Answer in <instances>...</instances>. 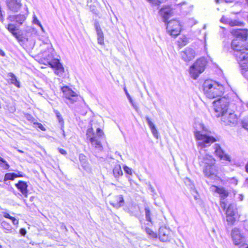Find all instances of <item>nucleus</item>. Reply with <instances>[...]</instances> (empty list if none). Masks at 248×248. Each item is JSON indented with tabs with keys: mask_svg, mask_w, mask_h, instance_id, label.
Returning <instances> with one entry per match:
<instances>
[{
	"mask_svg": "<svg viewBox=\"0 0 248 248\" xmlns=\"http://www.w3.org/2000/svg\"><path fill=\"white\" fill-rule=\"evenodd\" d=\"M235 38L231 43V48L234 51L237 61L241 67L243 77L248 79V45L247 40L248 30L246 29H233L231 31Z\"/></svg>",
	"mask_w": 248,
	"mask_h": 248,
	"instance_id": "1",
	"label": "nucleus"
},
{
	"mask_svg": "<svg viewBox=\"0 0 248 248\" xmlns=\"http://www.w3.org/2000/svg\"><path fill=\"white\" fill-rule=\"evenodd\" d=\"M229 103L225 98H219L214 101L213 107L215 116H221L222 123L224 125L230 126L235 125L237 123L236 115L232 113H227Z\"/></svg>",
	"mask_w": 248,
	"mask_h": 248,
	"instance_id": "2",
	"label": "nucleus"
},
{
	"mask_svg": "<svg viewBox=\"0 0 248 248\" xmlns=\"http://www.w3.org/2000/svg\"><path fill=\"white\" fill-rule=\"evenodd\" d=\"M203 87L205 95L209 98L221 97L224 91L222 84L211 80H206L203 83Z\"/></svg>",
	"mask_w": 248,
	"mask_h": 248,
	"instance_id": "3",
	"label": "nucleus"
},
{
	"mask_svg": "<svg viewBox=\"0 0 248 248\" xmlns=\"http://www.w3.org/2000/svg\"><path fill=\"white\" fill-rule=\"evenodd\" d=\"M200 127L202 130H196L195 136L198 141V145L201 148L210 146L211 144L218 140L210 135L211 132L208 131L202 124H201Z\"/></svg>",
	"mask_w": 248,
	"mask_h": 248,
	"instance_id": "4",
	"label": "nucleus"
},
{
	"mask_svg": "<svg viewBox=\"0 0 248 248\" xmlns=\"http://www.w3.org/2000/svg\"><path fill=\"white\" fill-rule=\"evenodd\" d=\"M207 64V61L205 58L202 57L198 59L190 67L189 72L191 77L194 79H196L200 74L204 71Z\"/></svg>",
	"mask_w": 248,
	"mask_h": 248,
	"instance_id": "5",
	"label": "nucleus"
},
{
	"mask_svg": "<svg viewBox=\"0 0 248 248\" xmlns=\"http://www.w3.org/2000/svg\"><path fill=\"white\" fill-rule=\"evenodd\" d=\"M167 32L172 36H178L181 31V25L178 20H171L165 23Z\"/></svg>",
	"mask_w": 248,
	"mask_h": 248,
	"instance_id": "6",
	"label": "nucleus"
},
{
	"mask_svg": "<svg viewBox=\"0 0 248 248\" xmlns=\"http://www.w3.org/2000/svg\"><path fill=\"white\" fill-rule=\"evenodd\" d=\"M87 140L91 143L93 146L98 151L103 150V146L100 141L98 139L96 135L94 134L93 128H88L86 132Z\"/></svg>",
	"mask_w": 248,
	"mask_h": 248,
	"instance_id": "7",
	"label": "nucleus"
},
{
	"mask_svg": "<svg viewBox=\"0 0 248 248\" xmlns=\"http://www.w3.org/2000/svg\"><path fill=\"white\" fill-rule=\"evenodd\" d=\"M61 90L62 92L63 96L65 98L64 101L66 104H73L78 101V94L68 86L62 87L61 88Z\"/></svg>",
	"mask_w": 248,
	"mask_h": 248,
	"instance_id": "8",
	"label": "nucleus"
},
{
	"mask_svg": "<svg viewBox=\"0 0 248 248\" xmlns=\"http://www.w3.org/2000/svg\"><path fill=\"white\" fill-rule=\"evenodd\" d=\"M159 15L162 17L163 21L165 23L168 20L173 16L172 9L169 6H166L161 8L159 11Z\"/></svg>",
	"mask_w": 248,
	"mask_h": 248,
	"instance_id": "9",
	"label": "nucleus"
},
{
	"mask_svg": "<svg viewBox=\"0 0 248 248\" xmlns=\"http://www.w3.org/2000/svg\"><path fill=\"white\" fill-rule=\"evenodd\" d=\"M182 59L185 62H188L192 60L195 56L194 50L190 47H186L180 53Z\"/></svg>",
	"mask_w": 248,
	"mask_h": 248,
	"instance_id": "10",
	"label": "nucleus"
},
{
	"mask_svg": "<svg viewBox=\"0 0 248 248\" xmlns=\"http://www.w3.org/2000/svg\"><path fill=\"white\" fill-rule=\"evenodd\" d=\"M232 236L233 239V243L235 245L240 246L245 244L244 238L240 234V231L238 229L234 228L232 231Z\"/></svg>",
	"mask_w": 248,
	"mask_h": 248,
	"instance_id": "11",
	"label": "nucleus"
},
{
	"mask_svg": "<svg viewBox=\"0 0 248 248\" xmlns=\"http://www.w3.org/2000/svg\"><path fill=\"white\" fill-rule=\"evenodd\" d=\"M215 153L221 159L227 161L229 162H231V157L227 154L225 153L224 151L221 148L220 145L215 144L214 145Z\"/></svg>",
	"mask_w": 248,
	"mask_h": 248,
	"instance_id": "12",
	"label": "nucleus"
},
{
	"mask_svg": "<svg viewBox=\"0 0 248 248\" xmlns=\"http://www.w3.org/2000/svg\"><path fill=\"white\" fill-rule=\"evenodd\" d=\"M49 64L51 67L55 69V73L57 75H62L64 72V68L59 60L54 59L50 62Z\"/></svg>",
	"mask_w": 248,
	"mask_h": 248,
	"instance_id": "13",
	"label": "nucleus"
},
{
	"mask_svg": "<svg viewBox=\"0 0 248 248\" xmlns=\"http://www.w3.org/2000/svg\"><path fill=\"white\" fill-rule=\"evenodd\" d=\"M8 8L14 12H17L21 6L20 0H7Z\"/></svg>",
	"mask_w": 248,
	"mask_h": 248,
	"instance_id": "14",
	"label": "nucleus"
},
{
	"mask_svg": "<svg viewBox=\"0 0 248 248\" xmlns=\"http://www.w3.org/2000/svg\"><path fill=\"white\" fill-rule=\"evenodd\" d=\"M109 203L114 208L118 209L124 205V198L122 195H116L109 202Z\"/></svg>",
	"mask_w": 248,
	"mask_h": 248,
	"instance_id": "15",
	"label": "nucleus"
},
{
	"mask_svg": "<svg viewBox=\"0 0 248 248\" xmlns=\"http://www.w3.org/2000/svg\"><path fill=\"white\" fill-rule=\"evenodd\" d=\"M170 231L165 228H160L159 230V238L161 241L167 242L170 239Z\"/></svg>",
	"mask_w": 248,
	"mask_h": 248,
	"instance_id": "16",
	"label": "nucleus"
},
{
	"mask_svg": "<svg viewBox=\"0 0 248 248\" xmlns=\"http://www.w3.org/2000/svg\"><path fill=\"white\" fill-rule=\"evenodd\" d=\"M94 27L97 35L98 43L100 45L104 44V34L98 21L96 20L94 22Z\"/></svg>",
	"mask_w": 248,
	"mask_h": 248,
	"instance_id": "17",
	"label": "nucleus"
},
{
	"mask_svg": "<svg viewBox=\"0 0 248 248\" xmlns=\"http://www.w3.org/2000/svg\"><path fill=\"white\" fill-rule=\"evenodd\" d=\"M16 187L22 193V194L27 197L28 196V185L26 182L23 181H19L16 184Z\"/></svg>",
	"mask_w": 248,
	"mask_h": 248,
	"instance_id": "18",
	"label": "nucleus"
},
{
	"mask_svg": "<svg viewBox=\"0 0 248 248\" xmlns=\"http://www.w3.org/2000/svg\"><path fill=\"white\" fill-rule=\"evenodd\" d=\"M5 28L18 41H21L20 35L16 32L17 29L15 25L8 24L5 25Z\"/></svg>",
	"mask_w": 248,
	"mask_h": 248,
	"instance_id": "19",
	"label": "nucleus"
},
{
	"mask_svg": "<svg viewBox=\"0 0 248 248\" xmlns=\"http://www.w3.org/2000/svg\"><path fill=\"white\" fill-rule=\"evenodd\" d=\"M203 172L207 177H211L215 175L216 172L215 165L204 166L203 169Z\"/></svg>",
	"mask_w": 248,
	"mask_h": 248,
	"instance_id": "20",
	"label": "nucleus"
},
{
	"mask_svg": "<svg viewBox=\"0 0 248 248\" xmlns=\"http://www.w3.org/2000/svg\"><path fill=\"white\" fill-rule=\"evenodd\" d=\"M79 160L80 162L81 165L85 170L89 171L91 170L89 163L87 160V157L84 155L83 154H79Z\"/></svg>",
	"mask_w": 248,
	"mask_h": 248,
	"instance_id": "21",
	"label": "nucleus"
},
{
	"mask_svg": "<svg viewBox=\"0 0 248 248\" xmlns=\"http://www.w3.org/2000/svg\"><path fill=\"white\" fill-rule=\"evenodd\" d=\"M146 121L152 131V133L154 136L156 138L158 139L159 136V134L158 131L154 124L151 121L150 119L148 116H146L145 117Z\"/></svg>",
	"mask_w": 248,
	"mask_h": 248,
	"instance_id": "22",
	"label": "nucleus"
},
{
	"mask_svg": "<svg viewBox=\"0 0 248 248\" xmlns=\"http://www.w3.org/2000/svg\"><path fill=\"white\" fill-rule=\"evenodd\" d=\"M221 22L229 24L231 26H241L243 23L235 19H232L228 18H225L223 16L221 19Z\"/></svg>",
	"mask_w": 248,
	"mask_h": 248,
	"instance_id": "23",
	"label": "nucleus"
},
{
	"mask_svg": "<svg viewBox=\"0 0 248 248\" xmlns=\"http://www.w3.org/2000/svg\"><path fill=\"white\" fill-rule=\"evenodd\" d=\"M202 163L205 165H213L215 164L216 160L212 155H205L202 158Z\"/></svg>",
	"mask_w": 248,
	"mask_h": 248,
	"instance_id": "24",
	"label": "nucleus"
},
{
	"mask_svg": "<svg viewBox=\"0 0 248 248\" xmlns=\"http://www.w3.org/2000/svg\"><path fill=\"white\" fill-rule=\"evenodd\" d=\"M216 192L220 195L221 200H224L228 196V191L223 187H217Z\"/></svg>",
	"mask_w": 248,
	"mask_h": 248,
	"instance_id": "25",
	"label": "nucleus"
},
{
	"mask_svg": "<svg viewBox=\"0 0 248 248\" xmlns=\"http://www.w3.org/2000/svg\"><path fill=\"white\" fill-rule=\"evenodd\" d=\"M236 212V206L234 204H230L226 211V216H234Z\"/></svg>",
	"mask_w": 248,
	"mask_h": 248,
	"instance_id": "26",
	"label": "nucleus"
},
{
	"mask_svg": "<svg viewBox=\"0 0 248 248\" xmlns=\"http://www.w3.org/2000/svg\"><path fill=\"white\" fill-rule=\"evenodd\" d=\"M113 174L115 178H119L123 175V171L120 165H116L113 169Z\"/></svg>",
	"mask_w": 248,
	"mask_h": 248,
	"instance_id": "27",
	"label": "nucleus"
},
{
	"mask_svg": "<svg viewBox=\"0 0 248 248\" xmlns=\"http://www.w3.org/2000/svg\"><path fill=\"white\" fill-rule=\"evenodd\" d=\"M8 76L11 77L10 81L11 83L12 84H14L15 86H16L17 88L20 87V82L17 79L16 77V76L11 72H10L8 74Z\"/></svg>",
	"mask_w": 248,
	"mask_h": 248,
	"instance_id": "28",
	"label": "nucleus"
},
{
	"mask_svg": "<svg viewBox=\"0 0 248 248\" xmlns=\"http://www.w3.org/2000/svg\"><path fill=\"white\" fill-rule=\"evenodd\" d=\"M54 112L56 115V117L59 121V123L61 124V129L62 130V132H63V135L64 137H65V133H64V131L63 130V124H64V121H63V120L62 119V117L61 115V114H60V113L59 112V111L58 110H54Z\"/></svg>",
	"mask_w": 248,
	"mask_h": 248,
	"instance_id": "29",
	"label": "nucleus"
},
{
	"mask_svg": "<svg viewBox=\"0 0 248 248\" xmlns=\"http://www.w3.org/2000/svg\"><path fill=\"white\" fill-rule=\"evenodd\" d=\"M145 218L146 220L149 222L152 225L154 224V221L152 220L151 215V211L150 210V209L148 207H145Z\"/></svg>",
	"mask_w": 248,
	"mask_h": 248,
	"instance_id": "30",
	"label": "nucleus"
},
{
	"mask_svg": "<svg viewBox=\"0 0 248 248\" xmlns=\"http://www.w3.org/2000/svg\"><path fill=\"white\" fill-rule=\"evenodd\" d=\"M18 177V174L14 172H9L6 173L4 177V180H13L15 178Z\"/></svg>",
	"mask_w": 248,
	"mask_h": 248,
	"instance_id": "31",
	"label": "nucleus"
},
{
	"mask_svg": "<svg viewBox=\"0 0 248 248\" xmlns=\"http://www.w3.org/2000/svg\"><path fill=\"white\" fill-rule=\"evenodd\" d=\"M26 16L24 14H19L16 15V22L21 25L26 19Z\"/></svg>",
	"mask_w": 248,
	"mask_h": 248,
	"instance_id": "32",
	"label": "nucleus"
},
{
	"mask_svg": "<svg viewBox=\"0 0 248 248\" xmlns=\"http://www.w3.org/2000/svg\"><path fill=\"white\" fill-rule=\"evenodd\" d=\"M0 167L3 169L8 170L10 166L7 161L0 156Z\"/></svg>",
	"mask_w": 248,
	"mask_h": 248,
	"instance_id": "33",
	"label": "nucleus"
},
{
	"mask_svg": "<svg viewBox=\"0 0 248 248\" xmlns=\"http://www.w3.org/2000/svg\"><path fill=\"white\" fill-rule=\"evenodd\" d=\"M1 226L4 229L9 231L12 228L11 224L6 221H2L1 222Z\"/></svg>",
	"mask_w": 248,
	"mask_h": 248,
	"instance_id": "34",
	"label": "nucleus"
},
{
	"mask_svg": "<svg viewBox=\"0 0 248 248\" xmlns=\"http://www.w3.org/2000/svg\"><path fill=\"white\" fill-rule=\"evenodd\" d=\"M145 231L148 234L152 237L155 238L157 237V234L155 232L153 231L149 227H146L145 229Z\"/></svg>",
	"mask_w": 248,
	"mask_h": 248,
	"instance_id": "35",
	"label": "nucleus"
},
{
	"mask_svg": "<svg viewBox=\"0 0 248 248\" xmlns=\"http://www.w3.org/2000/svg\"><path fill=\"white\" fill-rule=\"evenodd\" d=\"M124 170V172L129 175H132V169L130 168L128 166L125 165L123 167Z\"/></svg>",
	"mask_w": 248,
	"mask_h": 248,
	"instance_id": "36",
	"label": "nucleus"
},
{
	"mask_svg": "<svg viewBox=\"0 0 248 248\" xmlns=\"http://www.w3.org/2000/svg\"><path fill=\"white\" fill-rule=\"evenodd\" d=\"M227 221L229 223L233 224L235 221V218L234 216H226Z\"/></svg>",
	"mask_w": 248,
	"mask_h": 248,
	"instance_id": "37",
	"label": "nucleus"
},
{
	"mask_svg": "<svg viewBox=\"0 0 248 248\" xmlns=\"http://www.w3.org/2000/svg\"><path fill=\"white\" fill-rule=\"evenodd\" d=\"M33 23L35 24L39 25L41 28L42 30L43 31V28L41 24L40 23V21H39V20L37 19V17L35 15L33 16Z\"/></svg>",
	"mask_w": 248,
	"mask_h": 248,
	"instance_id": "38",
	"label": "nucleus"
},
{
	"mask_svg": "<svg viewBox=\"0 0 248 248\" xmlns=\"http://www.w3.org/2000/svg\"><path fill=\"white\" fill-rule=\"evenodd\" d=\"M150 3L153 5L158 6L161 3L159 0H147Z\"/></svg>",
	"mask_w": 248,
	"mask_h": 248,
	"instance_id": "39",
	"label": "nucleus"
},
{
	"mask_svg": "<svg viewBox=\"0 0 248 248\" xmlns=\"http://www.w3.org/2000/svg\"><path fill=\"white\" fill-rule=\"evenodd\" d=\"M103 134V132L102 130L100 128H98L96 129V134H95L97 137L98 138V139H99V137H101Z\"/></svg>",
	"mask_w": 248,
	"mask_h": 248,
	"instance_id": "40",
	"label": "nucleus"
},
{
	"mask_svg": "<svg viewBox=\"0 0 248 248\" xmlns=\"http://www.w3.org/2000/svg\"><path fill=\"white\" fill-rule=\"evenodd\" d=\"M242 125L243 127L248 130V120H245L242 121Z\"/></svg>",
	"mask_w": 248,
	"mask_h": 248,
	"instance_id": "41",
	"label": "nucleus"
},
{
	"mask_svg": "<svg viewBox=\"0 0 248 248\" xmlns=\"http://www.w3.org/2000/svg\"><path fill=\"white\" fill-rule=\"evenodd\" d=\"M7 19L11 22H13L14 21L16 22V15L9 16L8 17Z\"/></svg>",
	"mask_w": 248,
	"mask_h": 248,
	"instance_id": "42",
	"label": "nucleus"
},
{
	"mask_svg": "<svg viewBox=\"0 0 248 248\" xmlns=\"http://www.w3.org/2000/svg\"><path fill=\"white\" fill-rule=\"evenodd\" d=\"M3 216L4 217L11 219L13 217L11 216L8 213L6 212H2Z\"/></svg>",
	"mask_w": 248,
	"mask_h": 248,
	"instance_id": "43",
	"label": "nucleus"
},
{
	"mask_svg": "<svg viewBox=\"0 0 248 248\" xmlns=\"http://www.w3.org/2000/svg\"><path fill=\"white\" fill-rule=\"evenodd\" d=\"M220 205L221 207L224 210H225L226 206V203L224 201H221L220 203Z\"/></svg>",
	"mask_w": 248,
	"mask_h": 248,
	"instance_id": "44",
	"label": "nucleus"
},
{
	"mask_svg": "<svg viewBox=\"0 0 248 248\" xmlns=\"http://www.w3.org/2000/svg\"><path fill=\"white\" fill-rule=\"evenodd\" d=\"M124 91H125L126 96H127L128 99L129 100V102H132V99L131 96L130 95V94H129V93H128L126 89H125Z\"/></svg>",
	"mask_w": 248,
	"mask_h": 248,
	"instance_id": "45",
	"label": "nucleus"
},
{
	"mask_svg": "<svg viewBox=\"0 0 248 248\" xmlns=\"http://www.w3.org/2000/svg\"><path fill=\"white\" fill-rule=\"evenodd\" d=\"M19 233L22 235L24 236L26 234V230L24 228H21L19 230Z\"/></svg>",
	"mask_w": 248,
	"mask_h": 248,
	"instance_id": "46",
	"label": "nucleus"
},
{
	"mask_svg": "<svg viewBox=\"0 0 248 248\" xmlns=\"http://www.w3.org/2000/svg\"><path fill=\"white\" fill-rule=\"evenodd\" d=\"M130 103H131L134 108L137 111L138 109V107L136 104L133 101V100H132V102H130Z\"/></svg>",
	"mask_w": 248,
	"mask_h": 248,
	"instance_id": "47",
	"label": "nucleus"
},
{
	"mask_svg": "<svg viewBox=\"0 0 248 248\" xmlns=\"http://www.w3.org/2000/svg\"><path fill=\"white\" fill-rule=\"evenodd\" d=\"M14 225H17L18 224V220L14 217H13L11 219Z\"/></svg>",
	"mask_w": 248,
	"mask_h": 248,
	"instance_id": "48",
	"label": "nucleus"
},
{
	"mask_svg": "<svg viewBox=\"0 0 248 248\" xmlns=\"http://www.w3.org/2000/svg\"><path fill=\"white\" fill-rule=\"evenodd\" d=\"M59 152L62 154V155H65L67 154V152L65 150H64V149H62V148H60L59 149Z\"/></svg>",
	"mask_w": 248,
	"mask_h": 248,
	"instance_id": "49",
	"label": "nucleus"
},
{
	"mask_svg": "<svg viewBox=\"0 0 248 248\" xmlns=\"http://www.w3.org/2000/svg\"><path fill=\"white\" fill-rule=\"evenodd\" d=\"M38 128H39L41 130H43V131L45 130V128H44V127L41 124H38Z\"/></svg>",
	"mask_w": 248,
	"mask_h": 248,
	"instance_id": "50",
	"label": "nucleus"
},
{
	"mask_svg": "<svg viewBox=\"0 0 248 248\" xmlns=\"http://www.w3.org/2000/svg\"><path fill=\"white\" fill-rule=\"evenodd\" d=\"M0 55L1 56H5V54L4 52L0 48Z\"/></svg>",
	"mask_w": 248,
	"mask_h": 248,
	"instance_id": "51",
	"label": "nucleus"
},
{
	"mask_svg": "<svg viewBox=\"0 0 248 248\" xmlns=\"http://www.w3.org/2000/svg\"><path fill=\"white\" fill-rule=\"evenodd\" d=\"M243 195L242 194H239L238 195V199L240 201H242L243 200Z\"/></svg>",
	"mask_w": 248,
	"mask_h": 248,
	"instance_id": "52",
	"label": "nucleus"
},
{
	"mask_svg": "<svg viewBox=\"0 0 248 248\" xmlns=\"http://www.w3.org/2000/svg\"><path fill=\"white\" fill-rule=\"evenodd\" d=\"M239 248H248V246L247 244H243L239 247Z\"/></svg>",
	"mask_w": 248,
	"mask_h": 248,
	"instance_id": "53",
	"label": "nucleus"
},
{
	"mask_svg": "<svg viewBox=\"0 0 248 248\" xmlns=\"http://www.w3.org/2000/svg\"><path fill=\"white\" fill-rule=\"evenodd\" d=\"M244 185L245 186H248V178H247L245 181V182H244Z\"/></svg>",
	"mask_w": 248,
	"mask_h": 248,
	"instance_id": "54",
	"label": "nucleus"
},
{
	"mask_svg": "<svg viewBox=\"0 0 248 248\" xmlns=\"http://www.w3.org/2000/svg\"><path fill=\"white\" fill-rule=\"evenodd\" d=\"M244 228L246 230V231L248 232V224H244Z\"/></svg>",
	"mask_w": 248,
	"mask_h": 248,
	"instance_id": "55",
	"label": "nucleus"
},
{
	"mask_svg": "<svg viewBox=\"0 0 248 248\" xmlns=\"http://www.w3.org/2000/svg\"><path fill=\"white\" fill-rule=\"evenodd\" d=\"M150 189H151L152 192H154L155 191L154 188L151 185H150Z\"/></svg>",
	"mask_w": 248,
	"mask_h": 248,
	"instance_id": "56",
	"label": "nucleus"
},
{
	"mask_svg": "<svg viewBox=\"0 0 248 248\" xmlns=\"http://www.w3.org/2000/svg\"><path fill=\"white\" fill-rule=\"evenodd\" d=\"M245 169H246V171L248 172V162L246 164V166H245Z\"/></svg>",
	"mask_w": 248,
	"mask_h": 248,
	"instance_id": "57",
	"label": "nucleus"
},
{
	"mask_svg": "<svg viewBox=\"0 0 248 248\" xmlns=\"http://www.w3.org/2000/svg\"><path fill=\"white\" fill-rule=\"evenodd\" d=\"M17 174H18V177H23V174H22V173H20V172H19V173H17Z\"/></svg>",
	"mask_w": 248,
	"mask_h": 248,
	"instance_id": "58",
	"label": "nucleus"
},
{
	"mask_svg": "<svg viewBox=\"0 0 248 248\" xmlns=\"http://www.w3.org/2000/svg\"><path fill=\"white\" fill-rule=\"evenodd\" d=\"M17 151L20 153H24V152L21 150L18 149Z\"/></svg>",
	"mask_w": 248,
	"mask_h": 248,
	"instance_id": "59",
	"label": "nucleus"
},
{
	"mask_svg": "<svg viewBox=\"0 0 248 248\" xmlns=\"http://www.w3.org/2000/svg\"><path fill=\"white\" fill-rule=\"evenodd\" d=\"M26 10L27 11V13H28V8L26 7Z\"/></svg>",
	"mask_w": 248,
	"mask_h": 248,
	"instance_id": "60",
	"label": "nucleus"
},
{
	"mask_svg": "<svg viewBox=\"0 0 248 248\" xmlns=\"http://www.w3.org/2000/svg\"><path fill=\"white\" fill-rule=\"evenodd\" d=\"M246 106H247V107L248 108V103H247L246 104Z\"/></svg>",
	"mask_w": 248,
	"mask_h": 248,
	"instance_id": "61",
	"label": "nucleus"
},
{
	"mask_svg": "<svg viewBox=\"0 0 248 248\" xmlns=\"http://www.w3.org/2000/svg\"><path fill=\"white\" fill-rule=\"evenodd\" d=\"M0 248H1V246H0Z\"/></svg>",
	"mask_w": 248,
	"mask_h": 248,
	"instance_id": "62",
	"label": "nucleus"
}]
</instances>
